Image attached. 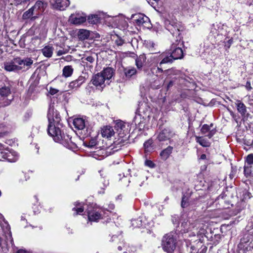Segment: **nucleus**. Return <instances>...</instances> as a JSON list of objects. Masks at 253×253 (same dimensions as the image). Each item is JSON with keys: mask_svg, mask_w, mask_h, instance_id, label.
I'll return each mask as SVG.
<instances>
[{"mask_svg": "<svg viewBox=\"0 0 253 253\" xmlns=\"http://www.w3.org/2000/svg\"><path fill=\"white\" fill-rule=\"evenodd\" d=\"M53 109L50 108L47 114L49 125L47 129V132L49 135L52 136L54 140L59 142L67 148H72L75 145L72 142L71 137L67 134H65L61 132V130L58 128L52 125V122H58V115L55 114V118L53 116Z\"/></svg>", "mask_w": 253, "mask_h": 253, "instance_id": "nucleus-1", "label": "nucleus"}, {"mask_svg": "<svg viewBox=\"0 0 253 253\" xmlns=\"http://www.w3.org/2000/svg\"><path fill=\"white\" fill-rule=\"evenodd\" d=\"M114 75L113 69L111 67L104 69L102 72L95 74L92 77L91 82L96 87L103 88L105 86V82L109 80Z\"/></svg>", "mask_w": 253, "mask_h": 253, "instance_id": "nucleus-2", "label": "nucleus"}, {"mask_svg": "<svg viewBox=\"0 0 253 253\" xmlns=\"http://www.w3.org/2000/svg\"><path fill=\"white\" fill-rule=\"evenodd\" d=\"M176 234L170 233L165 235L162 241L163 250L168 253L173 252L176 248Z\"/></svg>", "mask_w": 253, "mask_h": 253, "instance_id": "nucleus-3", "label": "nucleus"}, {"mask_svg": "<svg viewBox=\"0 0 253 253\" xmlns=\"http://www.w3.org/2000/svg\"><path fill=\"white\" fill-rule=\"evenodd\" d=\"M19 158L18 154L15 151H10L9 150H4L0 151V160L2 159L6 160L10 163L16 162Z\"/></svg>", "mask_w": 253, "mask_h": 253, "instance_id": "nucleus-4", "label": "nucleus"}, {"mask_svg": "<svg viewBox=\"0 0 253 253\" xmlns=\"http://www.w3.org/2000/svg\"><path fill=\"white\" fill-rule=\"evenodd\" d=\"M46 6V3L40 0L37 1L35 5L31 8L34 15L33 18L38 19L42 14Z\"/></svg>", "mask_w": 253, "mask_h": 253, "instance_id": "nucleus-5", "label": "nucleus"}, {"mask_svg": "<svg viewBox=\"0 0 253 253\" xmlns=\"http://www.w3.org/2000/svg\"><path fill=\"white\" fill-rule=\"evenodd\" d=\"M16 63L18 64L19 70H27L30 69L33 63V60L31 58H15Z\"/></svg>", "mask_w": 253, "mask_h": 253, "instance_id": "nucleus-6", "label": "nucleus"}, {"mask_svg": "<svg viewBox=\"0 0 253 253\" xmlns=\"http://www.w3.org/2000/svg\"><path fill=\"white\" fill-rule=\"evenodd\" d=\"M131 18L138 26L147 27L149 26L150 20L148 17L141 13L132 15Z\"/></svg>", "mask_w": 253, "mask_h": 253, "instance_id": "nucleus-7", "label": "nucleus"}, {"mask_svg": "<svg viewBox=\"0 0 253 253\" xmlns=\"http://www.w3.org/2000/svg\"><path fill=\"white\" fill-rule=\"evenodd\" d=\"M52 7L60 10H64L70 4L69 0H50Z\"/></svg>", "mask_w": 253, "mask_h": 253, "instance_id": "nucleus-8", "label": "nucleus"}, {"mask_svg": "<svg viewBox=\"0 0 253 253\" xmlns=\"http://www.w3.org/2000/svg\"><path fill=\"white\" fill-rule=\"evenodd\" d=\"M69 20L72 24L75 25H80L86 21V17L85 15H81L78 14H74L71 15L70 16Z\"/></svg>", "mask_w": 253, "mask_h": 253, "instance_id": "nucleus-9", "label": "nucleus"}, {"mask_svg": "<svg viewBox=\"0 0 253 253\" xmlns=\"http://www.w3.org/2000/svg\"><path fill=\"white\" fill-rule=\"evenodd\" d=\"M172 135L173 134L170 129L166 128L159 133L157 139L159 142L165 141L172 137Z\"/></svg>", "mask_w": 253, "mask_h": 253, "instance_id": "nucleus-10", "label": "nucleus"}, {"mask_svg": "<svg viewBox=\"0 0 253 253\" xmlns=\"http://www.w3.org/2000/svg\"><path fill=\"white\" fill-rule=\"evenodd\" d=\"M168 30L170 31L171 34L173 36H176L177 38L176 40V42L180 41L181 39V37H180V29H179V25L178 24H169V25L168 26Z\"/></svg>", "mask_w": 253, "mask_h": 253, "instance_id": "nucleus-11", "label": "nucleus"}, {"mask_svg": "<svg viewBox=\"0 0 253 253\" xmlns=\"http://www.w3.org/2000/svg\"><path fill=\"white\" fill-rule=\"evenodd\" d=\"M85 81V77L83 76H80L77 79L70 82L68 86L70 89L77 90L81 86Z\"/></svg>", "mask_w": 253, "mask_h": 253, "instance_id": "nucleus-12", "label": "nucleus"}, {"mask_svg": "<svg viewBox=\"0 0 253 253\" xmlns=\"http://www.w3.org/2000/svg\"><path fill=\"white\" fill-rule=\"evenodd\" d=\"M213 126V124H211L210 126L205 124L201 128V131L203 134H206L207 132H209L207 136L211 138L215 134L216 130L215 129H211V127Z\"/></svg>", "mask_w": 253, "mask_h": 253, "instance_id": "nucleus-13", "label": "nucleus"}, {"mask_svg": "<svg viewBox=\"0 0 253 253\" xmlns=\"http://www.w3.org/2000/svg\"><path fill=\"white\" fill-rule=\"evenodd\" d=\"M88 218L90 221H97L101 218V214L96 210H87Z\"/></svg>", "mask_w": 253, "mask_h": 253, "instance_id": "nucleus-14", "label": "nucleus"}, {"mask_svg": "<svg viewBox=\"0 0 253 253\" xmlns=\"http://www.w3.org/2000/svg\"><path fill=\"white\" fill-rule=\"evenodd\" d=\"M103 13H99L98 14H92L88 16L87 20L89 23L93 24L97 23L100 20L104 17Z\"/></svg>", "mask_w": 253, "mask_h": 253, "instance_id": "nucleus-15", "label": "nucleus"}, {"mask_svg": "<svg viewBox=\"0 0 253 253\" xmlns=\"http://www.w3.org/2000/svg\"><path fill=\"white\" fill-rule=\"evenodd\" d=\"M4 69L8 71H19L18 64L15 62V58L10 62L4 64Z\"/></svg>", "mask_w": 253, "mask_h": 253, "instance_id": "nucleus-16", "label": "nucleus"}, {"mask_svg": "<svg viewBox=\"0 0 253 253\" xmlns=\"http://www.w3.org/2000/svg\"><path fill=\"white\" fill-rule=\"evenodd\" d=\"M101 134L103 137L109 138L114 134V131L111 126H105L102 129Z\"/></svg>", "mask_w": 253, "mask_h": 253, "instance_id": "nucleus-17", "label": "nucleus"}, {"mask_svg": "<svg viewBox=\"0 0 253 253\" xmlns=\"http://www.w3.org/2000/svg\"><path fill=\"white\" fill-rule=\"evenodd\" d=\"M146 57L144 54L140 55L135 59V65L138 69H142L145 63Z\"/></svg>", "mask_w": 253, "mask_h": 253, "instance_id": "nucleus-18", "label": "nucleus"}, {"mask_svg": "<svg viewBox=\"0 0 253 253\" xmlns=\"http://www.w3.org/2000/svg\"><path fill=\"white\" fill-rule=\"evenodd\" d=\"M73 125L76 128L79 130L83 129L85 126L84 120L81 118L75 119L73 121Z\"/></svg>", "mask_w": 253, "mask_h": 253, "instance_id": "nucleus-19", "label": "nucleus"}, {"mask_svg": "<svg viewBox=\"0 0 253 253\" xmlns=\"http://www.w3.org/2000/svg\"><path fill=\"white\" fill-rule=\"evenodd\" d=\"M174 60L181 59L183 56L182 49L180 47H176L170 54Z\"/></svg>", "mask_w": 253, "mask_h": 253, "instance_id": "nucleus-20", "label": "nucleus"}, {"mask_svg": "<svg viewBox=\"0 0 253 253\" xmlns=\"http://www.w3.org/2000/svg\"><path fill=\"white\" fill-rule=\"evenodd\" d=\"M160 57L162 59V61L160 62V66L163 64L171 63L174 60L171 55H168L166 53H162L160 55Z\"/></svg>", "mask_w": 253, "mask_h": 253, "instance_id": "nucleus-21", "label": "nucleus"}, {"mask_svg": "<svg viewBox=\"0 0 253 253\" xmlns=\"http://www.w3.org/2000/svg\"><path fill=\"white\" fill-rule=\"evenodd\" d=\"M172 150L173 147L170 146L164 149L160 153L161 159L163 160H166L171 154Z\"/></svg>", "mask_w": 253, "mask_h": 253, "instance_id": "nucleus-22", "label": "nucleus"}, {"mask_svg": "<svg viewBox=\"0 0 253 253\" xmlns=\"http://www.w3.org/2000/svg\"><path fill=\"white\" fill-rule=\"evenodd\" d=\"M53 48L52 46L48 45L44 46L42 49V52L43 55L47 58L51 57L52 55Z\"/></svg>", "mask_w": 253, "mask_h": 253, "instance_id": "nucleus-23", "label": "nucleus"}, {"mask_svg": "<svg viewBox=\"0 0 253 253\" xmlns=\"http://www.w3.org/2000/svg\"><path fill=\"white\" fill-rule=\"evenodd\" d=\"M236 104L238 112L242 116H244L247 112V108L245 105L239 100H237Z\"/></svg>", "mask_w": 253, "mask_h": 253, "instance_id": "nucleus-24", "label": "nucleus"}, {"mask_svg": "<svg viewBox=\"0 0 253 253\" xmlns=\"http://www.w3.org/2000/svg\"><path fill=\"white\" fill-rule=\"evenodd\" d=\"M89 31L85 29L80 30L78 33V38L82 41L87 39L89 38Z\"/></svg>", "mask_w": 253, "mask_h": 253, "instance_id": "nucleus-25", "label": "nucleus"}, {"mask_svg": "<svg viewBox=\"0 0 253 253\" xmlns=\"http://www.w3.org/2000/svg\"><path fill=\"white\" fill-rule=\"evenodd\" d=\"M196 142L200 144L201 146L205 147H209L211 143L206 138L200 136H196Z\"/></svg>", "mask_w": 253, "mask_h": 253, "instance_id": "nucleus-26", "label": "nucleus"}, {"mask_svg": "<svg viewBox=\"0 0 253 253\" xmlns=\"http://www.w3.org/2000/svg\"><path fill=\"white\" fill-rule=\"evenodd\" d=\"M34 16L33 11L32 10L31 8L28 10L26 11L22 15V19L24 20L30 19L32 21L35 20L36 19H33V17Z\"/></svg>", "mask_w": 253, "mask_h": 253, "instance_id": "nucleus-27", "label": "nucleus"}, {"mask_svg": "<svg viewBox=\"0 0 253 253\" xmlns=\"http://www.w3.org/2000/svg\"><path fill=\"white\" fill-rule=\"evenodd\" d=\"M73 72V68L71 66H66L63 69V75L67 78L70 77Z\"/></svg>", "mask_w": 253, "mask_h": 253, "instance_id": "nucleus-28", "label": "nucleus"}, {"mask_svg": "<svg viewBox=\"0 0 253 253\" xmlns=\"http://www.w3.org/2000/svg\"><path fill=\"white\" fill-rule=\"evenodd\" d=\"M192 222L190 221L187 220L186 221H183L181 223V227L183 228V230L184 232H187L190 230H192V228L190 227Z\"/></svg>", "mask_w": 253, "mask_h": 253, "instance_id": "nucleus-29", "label": "nucleus"}, {"mask_svg": "<svg viewBox=\"0 0 253 253\" xmlns=\"http://www.w3.org/2000/svg\"><path fill=\"white\" fill-rule=\"evenodd\" d=\"M136 70L134 67L129 68L125 69V73L126 77H131L136 73Z\"/></svg>", "mask_w": 253, "mask_h": 253, "instance_id": "nucleus-30", "label": "nucleus"}, {"mask_svg": "<svg viewBox=\"0 0 253 253\" xmlns=\"http://www.w3.org/2000/svg\"><path fill=\"white\" fill-rule=\"evenodd\" d=\"M192 225H194L192 226L193 228L195 229V232H193L194 233H197L198 234L199 231L198 230L199 229H201L203 228V226L202 224L199 222L198 220L194 221L193 222H192L191 223Z\"/></svg>", "mask_w": 253, "mask_h": 253, "instance_id": "nucleus-31", "label": "nucleus"}, {"mask_svg": "<svg viewBox=\"0 0 253 253\" xmlns=\"http://www.w3.org/2000/svg\"><path fill=\"white\" fill-rule=\"evenodd\" d=\"M144 45L148 48L151 51H154L155 44L150 40L145 41L144 42Z\"/></svg>", "mask_w": 253, "mask_h": 253, "instance_id": "nucleus-32", "label": "nucleus"}, {"mask_svg": "<svg viewBox=\"0 0 253 253\" xmlns=\"http://www.w3.org/2000/svg\"><path fill=\"white\" fill-rule=\"evenodd\" d=\"M10 93V89L9 87L4 86L0 89V94L2 96H7Z\"/></svg>", "mask_w": 253, "mask_h": 253, "instance_id": "nucleus-33", "label": "nucleus"}, {"mask_svg": "<svg viewBox=\"0 0 253 253\" xmlns=\"http://www.w3.org/2000/svg\"><path fill=\"white\" fill-rule=\"evenodd\" d=\"M84 209L81 205L80 203L76 204V207L73 208V211H75L76 212L74 213V215H77L78 214H81L83 212Z\"/></svg>", "mask_w": 253, "mask_h": 253, "instance_id": "nucleus-34", "label": "nucleus"}, {"mask_svg": "<svg viewBox=\"0 0 253 253\" xmlns=\"http://www.w3.org/2000/svg\"><path fill=\"white\" fill-rule=\"evenodd\" d=\"M131 225L134 227H140L142 225V219L139 217L136 219L132 220Z\"/></svg>", "mask_w": 253, "mask_h": 253, "instance_id": "nucleus-35", "label": "nucleus"}, {"mask_svg": "<svg viewBox=\"0 0 253 253\" xmlns=\"http://www.w3.org/2000/svg\"><path fill=\"white\" fill-rule=\"evenodd\" d=\"M125 126L124 122L120 120L116 121L114 126L115 129L118 131L122 130Z\"/></svg>", "mask_w": 253, "mask_h": 253, "instance_id": "nucleus-36", "label": "nucleus"}, {"mask_svg": "<svg viewBox=\"0 0 253 253\" xmlns=\"http://www.w3.org/2000/svg\"><path fill=\"white\" fill-rule=\"evenodd\" d=\"M152 141L151 140H149L144 143L145 151L150 152L152 150Z\"/></svg>", "mask_w": 253, "mask_h": 253, "instance_id": "nucleus-37", "label": "nucleus"}, {"mask_svg": "<svg viewBox=\"0 0 253 253\" xmlns=\"http://www.w3.org/2000/svg\"><path fill=\"white\" fill-rule=\"evenodd\" d=\"M246 164L250 166H252L253 164V154H250L247 156Z\"/></svg>", "mask_w": 253, "mask_h": 253, "instance_id": "nucleus-38", "label": "nucleus"}, {"mask_svg": "<svg viewBox=\"0 0 253 253\" xmlns=\"http://www.w3.org/2000/svg\"><path fill=\"white\" fill-rule=\"evenodd\" d=\"M252 166L245 165L244 166V172L246 175H249L251 173Z\"/></svg>", "mask_w": 253, "mask_h": 253, "instance_id": "nucleus-39", "label": "nucleus"}, {"mask_svg": "<svg viewBox=\"0 0 253 253\" xmlns=\"http://www.w3.org/2000/svg\"><path fill=\"white\" fill-rule=\"evenodd\" d=\"M181 206L182 208H185L188 206L187 199H185V197L184 196H183L182 197Z\"/></svg>", "mask_w": 253, "mask_h": 253, "instance_id": "nucleus-40", "label": "nucleus"}, {"mask_svg": "<svg viewBox=\"0 0 253 253\" xmlns=\"http://www.w3.org/2000/svg\"><path fill=\"white\" fill-rule=\"evenodd\" d=\"M165 72L168 74H174L175 75H177L179 73V71L178 70H174L173 69H169L168 70L165 71Z\"/></svg>", "mask_w": 253, "mask_h": 253, "instance_id": "nucleus-41", "label": "nucleus"}, {"mask_svg": "<svg viewBox=\"0 0 253 253\" xmlns=\"http://www.w3.org/2000/svg\"><path fill=\"white\" fill-rule=\"evenodd\" d=\"M115 43L118 46H121L124 44V42L122 39L120 38H118L115 41Z\"/></svg>", "mask_w": 253, "mask_h": 253, "instance_id": "nucleus-42", "label": "nucleus"}, {"mask_svg": "<svg viewBox=\"0 0 253 253\" xmlns=\"http://www.w3.org/2000/svg\"><path fill=\"white\" fill-rule=\"evenodd\" d=\"M145 165L150 168H153V167H154V166H155L153 162L150 160L146 161L145 162Z\"/></svg>", "mask_w": 253, "mask_h": 253, "instance_id": "nucleus-43", "label": "nucleus"}, {"mask_svg": "<svg viewBox=\"0 0 253 253\" xmlns=\"http://www.w3.org/2000/svg\"><path fill=\"white\" fill-rule=\"evenodd\" d=\"M59 90L56 88L50 87L49 89V93L51 95H54L57 93Z\"/></svg>", "mask_w": 253, "mask_h": 253, "instance_id": "nucleus-44", "label": "nucleus"}, {"mask_svg": "<svg viewBox=\"0 0 253 253\" xmlns=\"http://www.w3.org/2000/svg\"><path fill=\"white\" fill-rule=\"evenodd\" d=\"M122 182L124 185L127 186L130 181L126 177L124 176V177L122 178Z\"/></svg>", "mask_w": 253, "mask_h": 253, "instance_id": "nucleus-45", "label": "nucleus"}, {"mask_svg": "<svg viewBox=\"0 0 253 253\" xmlns=\"http://www.w3.org/2000/svg\"><path fill=\"white\" fill-rule=\"evenodd\" d=\"M246 87L248 90H251L252 89V87L251 86V83L250 82H247L246 85Z\"/></svg>", "mask_w": 253, "mask_h": 253, "instance_id": "nucleus-46", "label": "nucleus"}, {"mask_svg": "<svg viewBox=\"0 0 253 253\" xmlns=\"http://www.w3.org/2000/svg\"><path fill=\"white\" fill-rule=\"evenodd\" d=\"M86 60L87 61L89 62L90 63H92L94 60V58L92 56H87L86 58Z\"/></svg>", "mask_w": 253, "mask_h": 253, "instance_id": "nucleus-47", "label": "nucleus"}, {"mask_svg": "<svg viewBox=\"0 0 253 253\" xmlns=\"http://www.w3.org/2000/svg\"><path fill=\"white\" fill-rule=\"evenodd\" d=\"M66 52L63 50H59V51H57V56H61L64 54H65Z\"/></svg>", "mask_w": 253, "mask_h": 253, "instance_id": "nucleus-48", "label": "nucleus"}, {"mask_svg": "<svg viewBox=\"0 0 253 253\" xmlns=\"http://www.w3.org/2000/svg\"><path fill=\"white\" fill-rule=\"evenodd\" d=\"M17 253H30V252L23 249H20L17 251Z\"/></svg>", "mask_w": 253, "mask_h": 253, "instance_id": "nucleus-49", "label": "nucleus"}, {"mask_svg": "<svg viewBox=\"0 0 253 253\" xmlns=\"http://www.w3.org/2000/svg\"><path fill=\"white\" fill-rule=\"evenodd\" d=\"M163 72V70L161 67H157V70L156 71V73H162Z\"/></svg>", "mask_w": 253, "mask_h": 253, "instance_id": "nucleus-50", "label": "nucleus"}, {"mask_svg": "<svg viewBox=\"0 0 253 253\" xmlns=\"http://www.w3.org/2000/svg\"><path fill=\"white\" fill-rule=\"evenodd\" d=\"M14 1H15V3L16 5H18V4H20L22 3V0H14Z\"/></svg>", "mask_w": 253, "mask_h": 253, "instance_id": "nucleus-51", "label": "nucleus"}, {"mask_svg": "<svg viewBox=\"0 0 253 253\" xmlns=\"http://www.w3.org/2000/svg\"><path fill=\"white\" fill-rule=\"evenodd\" d=\"M207 158V156L205 154H202L200 158V160H205Z\"/></svg>", "mask_w": 253, "mask_h": 253, "instance_id": "nucleus-52", "label": "nucleus"}, {"mask_svg": "<svg viewBox=\"0 0 253 253\" xmlns=\"http://www.w3.org/2000/svg\"><path fill=\"white\" fill-rule=\"evenodd\" d=\"M172 85V82H170L168 85V87H169L171 86Z\"/></svg>", "mask_w": 253, "mask_h": 253, "instance_id": "nucleus-53", "label": "nucleus"}, {"mask_svg": "<svg viewBox=\"0 0 253 253\" xmlns=\"http://www.w3.org/2000/svg\"><path fill=\"white\" fill-rule=\"evenodd\" d=\"M3 147V146L2 144L0 143V151H4V150H2V148Z\"/></svg>", "mask_w": 253, "mask_h": 253, "instance_id": "nucleus-54", "label": "nucleus"}, {"mask_svg": "<svg viewBox=\"0 0 253 253\" xmlns=\"http://www.w3.org/2000/svg\"><path fill=\"white\" fill-rule=\"evenodd\" d=\"M176 48L175 47V44L173 43L171 45V50H172V48Z\"/></svg>", "mask_w": 253, "mask_h": 253, "instance_id": "nucleus-55", "label": "nucleus"}, {"mask_svg": "<svg viewBox=\"0 0 253 253\" xmlns=\"http://www.w3.org/2000/svg\"><path fill=\"white\" fill-rule=\"evenodd\" d=\"M193 225H194V224H193V225L191 224V225H190V227H191L192 228V230H191V231H195V229L192 228V226H193Z\"/></svg>", "mask_w": 253, "mask_h": 253, "instance_id": "nucleus-56", "label": "nucleus"}, {"mask_svg": "<svg viewBox=\"0 0 253 253\" xmlns=\"http://www.w3.org/2000/svg\"><path fill=\"white\" fill-rule=\"evenodd\" d=\"M30 0H22V3H24V2H26L28 1H29Z\"/></svg>", "mask_w": 253, "mask_h": 253, "instance_id": "nucleus-57", "label": "nucleus"}, {"mask_svg": "<svg viewBox=\"0 0 253 253\" xmlns=\"http://www.w3.org/2000/svg\"><path fill=\"white\" fill-rule=\"evenodd\" d=\"M118 249L120 251H121L122 250V247L121 246H119Z\"/></svg>", "mask_w": 253, "mask_h": 253, "instance_id": "nucleus-58", "label": "nucleus"}, {"mask_svg": "<svg viewBox=\"0 0 253 253\" xmlns=\"http://www.w3.org/2000/svg\"><path fill=\"white\" fill-rule=\"evenodd\" d=\"M124 253H126V252H124Z\"/></svg>", "mask_w": 253, "mask_h": 253, "instance_id": "nucleus-59", "label": "nucleus"}]
</instances>
